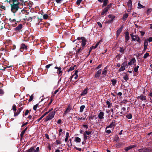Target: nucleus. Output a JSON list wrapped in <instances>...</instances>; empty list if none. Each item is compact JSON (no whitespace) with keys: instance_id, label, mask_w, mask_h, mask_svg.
I'll list each match as a JSON object with an SVG mask.
<instances>
[{"instance_id":"7c9ffc66","label":"nucleus","mask_w":152,"mask_h":152,"mask_svg":"<svg viewBox=\"0 0 152 152\" xmlns=\"http://www.w3.org/2000/svg\"><path fill=\"white\" fill-rule=\"evenodd\" d=\"M125 69V67H124L123 66L121 65V67L119 69V71L120 72H121L122 71H123Z\"/></svg>"},{"instance_id":"a211bd4d","label":"nucleus","mask_w":152,"mask_h":152,"mask_svg":"<svg viewBox=\"0 0 152 152\" xmlns=\"http://www.w3.org/2000/svg\"><path fill=\"white\" fill-rule=\"evenodd\" d=\"M23 108L22 107L19 108L17 110L16 113H15L14 114V116H17L20 113L21 111L22 110Z\"/></svg>"},{"instance_id":"052dcab7","label":"nucleus","mask_w":152,"mask_h":152,"mask_svg":"<svg viewBox=\"0 0 152 152\" xmlns=\"http://www.w3.org/2000/svg\"><path fill=\"white\" fill-rule=\"evenodd\" d=\"M4 94V92L3 90L0 89V94Z\"/></svg>"},{"instance_id":"f3484780","label":"nucleus","mask_w":152,"mask_h":152,"mask_svg":"<svg viewBox=\"0 0 152 152\" xmlns=\"http://www.w3.org/2000/svg\"><path fill=\"white\" fill-rule=\"evenodd\" d=\"M22 28V25L21 24H19L15 28V31H19Z\"/></svg>"},{"instance_id":"4468645a","label":"nucleus","mask_w":152,"mask_h":152,"mask_svg":"<svg viewBox=\"0 0 152 152\" xmlns=\"http://www.w3.org/2000/svg\"><path fill=\"white\" fill-rule=\"evenodd\" d=\"M104 113L103 112L100 111V113L98 115V118L100 119H103L104 118Z\"/></svg>"},{"instance_id":"a18cd8bd","label":"nucleus","mask_w":152,"mask_h":152,"mask_svg":"<svg viewBox=\"0 0 152 152\" xmlns=\"http://www.w3.org/2000/svg\"><path fill=\"white\" fill-rule=\"evenodd\" d=\"M148 45V42L147 41V40H145L144 41V46L147 47Z\"/></svg>"},{"instance_id":"69168bd1","label":"nucleus","mask_w":152,"mask_h":152,"mask_svg":"<svg viewBox=\"0 0 152 152\" xmlns=\"http://www.w3.org/2000/svg\"><path fill=\"white\" fill-rule=\"evenodd\" d=\"M62 0H56V2L57 3H61V1Z\"/></svg>"},{"instance_id":"a19ab883","label":"nucleus","mask_w":152,"mask_h":152,"mask_svg":"<svg viewBox=\"0 0 152 152\" xmlns=\"http://www.w3.org/2000/svg\"><path fill=\"white\" fill-rule=\"evenodd\" d=\"M139 67V66H137L136 67L134 68V70L135 72H137Z\"/></svg>"},{"instance_id":"ddd939ff","label":"nucleus","mask_w":152,"mask_h":152,"mask_svg":"<svg viewBox=\"0 0 152 152\" xmlns=\"http://www.w3.org/2000/svg\"><path fill=\"white\" fill-rule=\"evenodd\" d=\"M50 111V110H49L48 111L46 112L42 116H41L40 118L38 119L37 120V122H39L40 120H41L46 115H47L49 112Z\"/></svg>"},{"instance_id":"9b49d317","label":"nucleus","mask_w":152,"mask_h":152,"mask_svg":"<svg viewBox=\"0 0 152 152\" xmlns=\"http://www.w3.org/2000/svg\"><path fill=\"white\" fill-rule=\"evenodd\" d=\"M125 42H127L129 39V33L128 31L126 32L125 33Z\"/></svg>"},{"instance_id":"4d7b16f0","label":"nucleus","mask_w":152,"mask_h":152,"mask_svg":"<svg viewBox=\"0 0 152 152\" xmlns=\"http://www.w3.org/2000/svg\"><path fill=\"white\" fill-rule=\"evenodd\" d=\"M84 139L85 140H86L87 139V136L85 134H84Z\"/></svg>"},{"instance_id":"5fc2aeb1","label":"nucleus","mask_w":152,"mask_h":152,"mask_svg":"<svg viewBox=\"0 0 152 152\" xmlns=\"http://www.w3.org/2000/svg\"><path fill=\"white\" fill-rule=\"evenodd\" d=\"M52 65V64H50L46 66L45 67L47 69H48Z\"/></svg>"},{"instance_id":"a878e982","label":"nucleus","mask_w":152,"mask_h":152,"mask_svg":"<svg viewBox=\"0 0 152 152\" xmlns=\"http://www.w3.org/2000/svg\"><path fill=\"white\" fill-rule=\"evenodd\" d=\"M87 90L86 89H85L82 92L81 95V96H83L84 95H85L87 94Z\"/></svg>"},{"instance_id":"c03bdc74","label":"nucleus","mask_w":152,"mask_h":152,"mask_svg":"<svg viewBox=\"0 0 152 152\" xmlns=\"http://www.w3.org/2000/svg\"><path fill=\"white\" fill-rule=\"evenodd\" d=\"M95 115H91L89 116V119L90 120H93L94 119Z\"/></svg>"},{"instance_id":"49530a36","label":"nucleus","mask_w":152,"mask_h":152,"mask_svg":"<svg viewBox=\"0 0 152 152\" xmlns=\"http://www.w3.org/2000/svg\"><path fill=\"white\" fill-rule=\"evenodd\" d=\"M39 147H37L36 148V149L35 150L34 149L33 151V152H39Z\"/></svg>"},{"instance_id":"473e14b6","label":"nucleus","mask_w":152,"mask_h":152,"mask_svg":"<svg viewBox=\"0 0 152 152\" xmlns=\"http://www.w3.org/2000/svg\"><path fill=\"white\" fill-rule=\"evenodd\" d=\"M132 148V147L131 145V146H130L129 147H128L126 148H125V150L126 151H127L129 150Z\"/></svg>"},{"instance_id":"680f3d73","label":"nucleus","mask_w":152,"mask_h":152,"mask_svg":"<svg viewBox=\"0 0 152 152\" xmlns=\"http://www.w3.org/2000/svg\"><path fill=\"white\" fill-rule=\"evenodd\" d=\"M98 25L100 27H102V25L101 23L99 22H98L97 23Z\"/></svg>"},{"instance_id":"f03ea898","label":"nucleus","mask_w":152,"mask_h":152,"mask_svg":"<svg viewBox=\"0 0 152 152\" xmlns=\"http://www.w3.org/2000/svg\"><path fill=\"white\" fill-rule=\"evenodd\" d=\"M77 39L78 40H82V41L81 42H79V44L77 45L76 47L79 48V46L80 45H82V47H80L79 49V50L80 51H82L83 50L84 47L86 44V41L85 38L84 37H78L77 38Z\"/></svg>"},{"instance_id":"4be33fe9","label":"nucleus","mask_w":152,"mask_h":152,"mask_svg":"<svg viewBox=\"0 0 152 152\" xmlns=\"http://www.w3.org/2000/svg\"><path fill=\"white\" fill-rule=\"evenodd\" d=\"M128 14L127 13L125 14L124 15L123 17V20L124 21H125L127 18L128 17Z\"/></svg>"},{"instance_id":"e433bc0d","label":"nucleus","mask_w":152,"mask_h":152,"mask_svg":"<svg viewBox=\"0 0 152 152\" xmlns=\"http://www.w3.org/2000/svg\"><path fill=\"white\" fill-rule=\"evenodd\" d=\"M126 117L127 118L130 119L132 118V116L131 114H129L127 115Z\"/></svg>"},{"instance_id":"1a4fd4ad","label":"nucleus","mask_w":152,"mask_h":152,"mask_svg":"<svg viewBox=\"0 0 152 152\" xmlns=\"http://www.w3.org/2000/svg\"><path fill=\"white\" fill-rule=\"evenodd\" d=\"M136 62V60L135 58H132L130 61L128 63V64L129 66H131L132 64H135Z\"/></svg>"},{"instance_id":"0e129e2a","label":"nucleus","mask_w":152,"mask_h":152,"mask_svg":"<svg viewBox=\"0 0 152 152\" xmlns=\"http://www.w3.org/2000/svg\"><path fill=\"white\" fill-rule=\"evenodd\" d=\"M69 133L68 132H66V137L68 138L69 137Z\"/></svg>"},{"instance_id":"c9c22d12","label":"nucleus","mask_w":152,"mask_h":152,"mask_svg":"<svg viewBox=\"0 0 152 152\" xmlns=\"http://www.w3.org/2000/svg\"><path fill=\"white\" fill-rule=\"evenodd\" d=\"M123 78L125 81H127L129 79L128 76L126 75L123 77Z\"/></svg>"},{"instance_id":"13d9d810","label":"nucleus","mask_w":152,"mask_h":152,"mask_svg":"<svg viewBox=\"0 0 152 152\" xmlns=\"http://www.w3.org/2000/svg\"><path fill=\"white\" fill-rule=\"evenodd\" d=\"M85 132H86V134L88 135H89L91 134V132H90V131H86Z\"/></svg>"},{"instance_id":"423d86ee","label":"nucleus","mask_w":152,"mask_h":152,"mask_svg":"<svg viewBox=\"0 0 152 152\" xmlns=\"http://www.w3.org/2000/svg\"><path fill=\"white\" fill-rule=\"evenodd\" d=\"M9 21L11 23H10V24L8 25L9 26L10 25H12V26L15 27V25L16 24V21L15 19H12L10 18L9 19Z\"/></svg>"},{"instance_id":"bb28decb","label":"nucleus","mask_w":152,"mask_h":152,"mask_svg":"<svg viewBox=\"0 0 152 152\" xmlns=\"http://www.w3.org/2000/svg\"><path fill=\"white\" fill-rule=\"evenodd\" d=\"M138 8L139 9H141L142 8H144L145 7L144 6L142 5L140 3H138Z\"/></svg>"},{"instance_id":"0eeeda50","label":"nucleus","mask_w":152,"mask_h":152,"mask_svg":"<svg viewBox=\"0 0 152 152\" xmlns=\"http://www.w3.org/2000/svg\"><path fill=\"white\" fill-rule=\"evenodd\" d=\"M127 4L129 7L128 10L130 11L132 7V1L131 0H129L127 2Z\"/></svg>"},{"instance_id":"cd10ccee","label":"nucleus","mask_w":152,"mask_h":152,"mask_svg":"<svg viewBox=\"0 0 152 152\" xmlns=\"http://www.w3.org/2000/svg\"><path fill=\"white\" fill-rule=\"evenodd\" d=\"M34 150V147H31L30 149H29L28 150L26 151V152H31L32 151H33Z\"/></svg>"},{"instance_id":"20e7f679","label":"nucleus","mask_w":152,"mask_h":152,"mask_svg":"<svg viewBox=\"0 0 152 152\" xmlns=\"http://www.w3.org/2000/svg\"><path fill=\"white\" fill-rule=\"evenodd\" d=\"M55 114L54 111H52L49 113L48 116H47L45 118V121H47L49 120L52 119L54 117Z\"/></svg>"},{"instance_id":"774afa93","label":"nucleus","mask_w":152,"mask_h":152,"mask_svg":"<svg viewBox=\"0 0 152 152\" xmlns=\"http://www.w3.org/2000/svg\"><path fill=\"white\" fill-rule=\"evenodd\" d=\"M141 34V35L142 36H143V35L145 34V32H143V31H140Z\"/></svg>"},{"instance_id":"ea45409f","label":"nucleus","mask_w":152,"mask_h":152,"mask_svg":"<svg viewBox=\"0 0 152 152\" xmlns=\"http://www.w3.org/2000/svg\"><path fill=\"white\" fill-rule=\"evenodd\" d=\"M108 0H103V5L104 6H106L108 3Z\"/></svg>"},{"instance_id":"3c124183","label":"nucleus","mask_w":152,"mask_h":152,"mask_svg":"<svg viewBox=\"0 0 152 152\" xmlns=\"http://www.w3.org/2000/svg\"><path fill=\"white\" fill-rule=\"evenodd\" d=\"M12 109L13 110V111H14V112H15V111H16V106H15V105L14 104V105H13V106H12Z\"/></svg>"},{"instance_id":"6e6552de","label":"nucleus","mask_w":152,"mask_h":152,"mask_svg":"<svg viewBox=\"0 0 152 152\" xmlns=\"http://www.w3.org/2000/svg\"><path fill=\"white\" fill-rule=\"evenodd\" d=\"M27 49V47L25 44H22L21 45L20 48V50L21 52H23L24 50H26Z\"/></svg>"},{"instance_id":"393cba45","label":"nucleus","mask_w":152,"mask_h":152,"mask_svg":"<svg viewBox=\"0 0 152 152\" xmlns=\"http://www.w3.org/2000/svg\"><path fill=\"white\" fill-rule=\"evenodd\" d=\"M108 10L106 9L105 8L103 11H102V13H101V15H104L105 13H106L107 12Z\"/></svg>"},{"instance_id":"bf43d9fd","label":"nucleus","mask_w":152,"mask_h":152,"mask_svg":"<svg viewBox=\"0 0 152 152\" xmlns=\"http://www.w3.org/2000/svg\"><path fill=\"white\" fill-rule=\"evenodd\" d=\"M59 91V89H57V90H56L54 93V94H53V95H55Z\"/></svg>"},{"instance_id":"c756f323","label":"nucleus","mask_w":152,"mask_h":152,"mask_svg":"<svg viewBox=\"0 0 152 152\" xmlns=\"http://www.w3.org/2000/svg\"><path fill=\"white\" fill-rule=\"evenodd\" d=\"M125 49L123 47H120V52L122 53H123Z\"/></svg>"},{"instance_id":"37998d69","label":"nucleus","mask_w":152,"mask_h":152,"mask_svg":"<svg viewBox=\"0 0 152 152\" xmlns=\"http://www.w3.org/2000/svg\"><path fill=\"white\" fill-rule=\"evenodd\" d=\"M112 4H108L106 7L105 8L107 9L108 10L110 9V8L111 7V6Z\"/></svg>"},{"instance_id":"c85d7f7f","label":"nucleus","mask_w":152,"mask_h":152,"mask_svg":"<svg viewBox=\"0 0 152 152\" xmlns=\"http://www.w3.org/2000/svg\"><path fill=\"white\" fill-rule=\"evenodd\" d=\"M121 65L123 66L124 67H126V66H127V62L126 61L124 62Z\"/></svg>"},{"instance_id":"603ef678","label":"nucleus","mask_w":152,"mask_h":152,"mask_svg":"<svg viewBox=\"0 0 152 152\" xmlns=\"http://www.w3.org/2000/svg\"><path fill=\"white\" fill-rule=\"evenodd\" d=\"M33 99V96L32 95L30 96V99H29V100H28L29 102H30L31 101H32Z\"/></svg>"},{"instance_id":"2eb2a0df","label":"nucleus","mask_w":152,"mask_h":152,"mask_svg":"<svg viewBox=\"0 0 152 152\" xmlns=\"http://www.w3.org/2000/svg\"><path fill=\"white\" fill-rule=\"evenodd\" d=\"M140 152H149L150 150L149 149L143 148L139 150Z\"/></svg>"},{"instance_id":"5701e85b","label":"nucleus","mask_w":152,"mask_h":152,"mask_svg":"<svg viewBox=\"0 0 152 152\" xmlns=\"http://www.w3.org/2000/svg\"><path fill=\"white\" fill-rule=\"evenodd\" d=\"M75 141L77 142H80L81 141V139L79 137H75Z\"/></svg>"},{"instance_id":"6e6d98bb","label":"nucleus","mask_w":152,"mask_h":152,"mask_svg":"<svg viewBox=\"0 0 152 152\" xmlns=\"http://www.w3.org/2000/svg\"><path fill=\"white\" fill-rule=\"evenodd\" d=\"M146 40H147V41H148L149 42H152V37H149Z\"/></svg>"},{"instance_id":"58836bf2","label":"nucleus","mask_w":152,"mask_h":152,"mask_svg":"<svg viewBox=\"0 0 152 152\" xmlns=\"http://www.w3.org/2000/svg\"><path fill=\"white\" fill-rule=\"evenodd\" d=\"M112 84L113 86H115L116 83V81L115 80L113 79L112 80Z\"/></svg>"},{"instance_id":"09e8293b","label":"nucleus","mask_w":152,"mask_h":152,"mask_svg":"<svg viewBox=\"0 0 152 152\" xmlns=\"http://www.w3.org/2000/svg\"><path fill=\"white\" fill-rule=\"evenodd\" d=\"M74 69V67H71L69 68V69L67 71L69 72L70 71H72Z\"/></svg>"},{"instance_id":"72a5a7b5","label":"nucleus","mask_w":152,"mask_h":152,"mask_svg":"<svg viewBox=\"0 0 152 152\" xmlns=\"http://www.w3.org/2000/svg\"><path fill=\"white\" fill-rule=\"evenodd\" d=\"M149 54L148 53H146L143 56V58L145 59L146 58L148 57L149 56Z\"/></svg>"},{"instance_id":"9d476101","label":"nucleus","mask_w":152,"mask_h":152,"mask_svg":"<svg viewBox=\"0 0 152 152\" xmlns=\"http://www.w3.org/2000/svg\"><path fill=\"white\" fill-rule=\"evenodd\" d=\"M137 98L140 99V100L142 101H144L145 102H146V96H145L142 95H141L140 96H138Z\"/></svg>"},{"instance_id":"6ab92c4d","label":"nucleus","mask_w":152,"mask_h":152,"mask_svg":"<svg viewBox=\"0 0 152 152\" xmlns=\"http://www.w3.org/2000/svg\"><path fill=\"white\" fill-rule=\"evenodd\" d=\"M27 127H26L21 132V133L20 134V135L21 139L23 137V135L25 133V132L27 130Z\"/></svg>"},{"instance_id":"39448f33","label":"nucleus","mask_w":152,"mask_h":152,"mask_svg":"<svg viewBox=\"0 0 152 152\" xmlns=\"http://www.w3.org/2000/svg\"><path fill=\"white\" fill-rule=\"evenodd\" d=\"M7 2H9L10 4H13L14 3L17 1H20L21 2H23L26 1V0H6Z\"/></svg>"},{"instance_id":"4c0bfd02","label":"nucleus","mask_w":152,"mask_h":152,"mask_svg":"<svg viewBox=\"0 0 152 152\" xmlns=\"http://www.w3.org/2000/svg\"><path fill=\"white\" fill-rule=\"evenodd\" d=\"M106 103L107 104L108 106L107 107L108 108L110 107V106L111 105V103H110V102L108 101H107L106 102Z\"/></svg>"},{"instance_id":"7ed1b4c3","label":"nucleus","mask_w":152,"mask_h":152,"mask_svg":"<svg viewBox=\"0 0 152 152\" xmlns=\"http://www.w3.org/2000/svg\"><path fill=\"white\" fill-rule=\"evenodd\" d=\"M130 35L132 37V41H137L139 43L140 42V38L137 35H134L133 33H132Z\"/></svg>"},{"instance_id":"de8ad7c7","label":"nucleus","mask_w":152,"mask_h":152,"mask_svg":"<svg viewBox=\"0 0 152 152\" xmlns=\"http://www.w3.org/2000/svg\"><path fill=\"white\" fill-rule=\"evenodd\" d=\"M100 42L99 41L94 46V49H95L97 47L99 44Z\"/></svg>"},{"instance_id":"f257e3e1","label":"nucleus","mask_w":152,"mask_h":152,"mask_svg":"<svg viewBox=\"0 0 152 152\" xmlns=\"http://www.w3.org/2000/svg\"><path fill=\"white\" fill-rule=\"evenodd\" d=\"M20 1H17L14 3L12 4H10L11 7V11L14 13H16L20 8L19 5Z\"/></svg>"},{"instance_id":"79ce46f5","label":"nucleus","mask_w":152,"mask_h":152,"mask_svg":"<svg viewBox=\"0 0 152 152\" xmlns=\"http://www.w3.org/2000/svg\"><path fill=\"white\" fill-rule=\"evenodd\" d=\"M43 18L44 19H47L48 18V15L47 14H45L43 15Z\"/></svg>"},{"instance_id":"e2e57ef3","label":"nucleus","mask_w":152,"mask_h":152,"mask_svg":"<svg viewBox=\"0 0 152 152\" xmlns=\"http://www.w3.org/2000/svg\"><path fill=\"white\" fill-rule=\"evenodd\" d=\"M28 112H29L28 110H26V112H25V115H27L28 114Z\"/></svg>"},{"instance_id":"338daca9","label":"nucleus","mask_w":152,"mask_h":152,"mask_svg":"<svg viewBox=\"0 0 152 152\" xmlns=\"http://www.w3.org/2000/svg\"><path fill=\"white\" fill-rule=\"evenodd\" d=\"M55 69H58L59 70H60L61 69V68L60 67H58L57 66H56L55 67Z\"/></svg>"},{"instance_id":"2f4dec72","label":"nucleus","mask_w":152,"mask_h":152,"mask_svg":"<svg viewBox=\"0 0 152 152\" xmlns=\"http://www.w3.org/2000/svg\"><path fill=\"white\" fill-rule=\"evenodd\" d=\"M72 109V107L70 106V105L69 104L67 108L66 109V111H68V112H69L70 110Z\"/></svg>"},{"instance_id":"dca6fc26","label":"nucleus","mask_w":152,"mask_h":152,"mask_svg":"<svg viewBox=\"0 0 152 152\" xmlns=\"http://www.w3.org/2000/svg\"><path fill=\"white\" fill-rule=\"evenodd\" d=\"M123 28V26H121V28H119L117 31L116 34L117 36H118L121 32L122 29Z\"/></svg>"},{"instance_id":"412c9836","label":"nucleus","mask_w":152,"mask_h":152,"mask_svg":"<svg viewBox=\"0 0 152 152\" xmlns=\"http://www.w3.org/2000/svg\"><path fill=\"white\" fill-rule=\"evenodd\" d=\"M108 17L110 18L111 19V20L110 21H108V23L110 22L111 21L113 20L115 18V16L112 15H108Z\"/></svg>"},{"instance_id":"aec40b11","label":"nucleus","mask_w":152,"mask_h":152,"mask_svg":"<svg viewBox=\"0 0 152 152\" xmlns=\"http://www.w3.org/2000/svg\"><path fill=\"white\" fill-rule=\"evenodd\" d=\"M107 67H105L103 70L102 72V74L104 75H106L107 73Z\"/></svg>"},{"instance_id":"b1692460","label":"nucleus","mask_w":152,"mask_h":152,"mask_svg":"<svg viewBox=\"0 0 152 152\" xmlns=\"http://www.w3.org/2000/svg\"><path fill=\"white\" fill-rule=\"evenodd\" d=\"M85 108V106L84 105L81 106L80 107V112H82L83 111V110Z\"/></svg>"},{"instance_id":"f8f14e48","label":"nucleus","mask_w":152,"mask_h":152,"mask_svg":"<svg viewBox=\"0 0 152 152\" xmlns=\"http://www.w3.org/2000/svg\"><path fill=\"white\" fill-rule=\"evenodd\" d=\"M101 72L102 70L101 69H100L98 70L96 73L95 75V77L96 78H98L100 76Z\"/></svg>"},{"instance_id":"8fccbe9b","label":"nucleus","mask_w":152,"mask_h":152,"mask_svg":"<svg viewBox=\"0 0 152 152\" xmlns=\"http://www.w3.org/2000/svg\"><path fill=\"white\" fill-rule=\"evenodd\" d=\"M82 0H77L76 1V4L77 5H80Z\"/></svg>"},{"instance_id":"864d4df0","label":"nucleus","mask_w":152,"mask_h":152,"mask_svg":"<svg viewBox=\"0 0 152 152\" xmlns=\"http://www.w3.org/2000/svg\"><path fill=\"white\" fill-rule=\"evenodd\" d=\"M38 105V104H37L34 106L33 109L34 110H37V109Z\"/></svg>"},{"instance_id":"f704fd0d","label":"nucleus","mask_w":152,"mask_h":152,"mask_svg":"<svg viewBox=\"0 0 152 152\" xmlns=\"http://www.w3.org/2000/svg\"><path fill=\"white\" fill-rule=\"evenodd\" d=\"M152 11V9L151 8L149 9L148 10L147 12V14L148 15H149L150 12Z\"/></svg>"}]
</instances>
